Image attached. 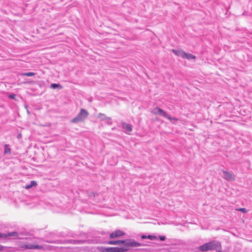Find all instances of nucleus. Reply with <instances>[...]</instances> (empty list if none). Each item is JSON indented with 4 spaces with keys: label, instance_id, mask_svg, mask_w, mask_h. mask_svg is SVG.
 Returning a JSON list of instances; mask_svg holds the SVG:
<instances>
[{
    "label": "nucleus",
    "instance_id": "nucleus-1",
    "mask_svg": "<svg viewBox=\"0 0 252 252\" xmlns=\"http://www.w3.org/2000/svg\"><path fill=\"white\" fill-rule=\"evenodd\" d=\"M107 244L109 245H119L123 244L122 247H126V248H133L143 246L144 245L142 243H138L133 239H125L123 240H111L106 242Z\"/></svg>",
    "mask_w": 252,
    "mask_h": 252
},
{
    "label": "nucleus",
    "instance_id": "nucleus-2",
    "mask_svg": "<svg viewBox=\"0 0 252 252\" xmlns=\"http://www.w3.org/2000/svg\"><path fill=\"white\" fill-rule=\"evenodd\" d=\"M220 247L221 245L219 242L216 241H212L200 246L199 249L202 252L214 250L220 251Z\"/></svg>",
    "mask_w": 252,
    "mask_h": 252
},
{
    "label": "nucleus",
    "instance_id": "nucleus-3",
    "mask_svg": "<svg viewBox=\"0 0 252 252\" xmlns=\"http://www.w3.org/2000/svg\"><path fill=\"white\" fill-rule=\"evenodd\" d=\"M89 113L85 109L82 108L78 115L71 120V122L77 124L83 122L88 116Z\"/></svg>",
    "mask_w": 252,
    "mask_h": 252
},
{
    "label": "nucleus",
    "instance_id": "nucleus-4",
    "mask_svg": "<svg viewBox=\"0 0 252 252\" xmlns=\"http://www.w3.org/2000/svg\"><path fill=\"white\" fill-rule=\"evenodd\" d=\"M151 112L155 115H158L162 116L167 119L169 120L171 122L173 121H177L178 119L175 117H171L169 115H168L164 111H163L162 109L157 107L155 108Z\"/></svg>",
    "mask_w": 252,
    "mask_h": 252
},
{
    "label": "nucleus",
    "instance_id": "nucleus-5",
    "mask_svg": "<svg viewBox=\"0 0 252 252\" xmlns=\"http://www.w3.org/2000/svg\"><path fill=\"white\" fill-rule=\"evenodd\" d=\"M222 172L223 174V178L227 181H234L235 179V177L232 173L222 170Z\"/></svg>",
    "mask_w": 252,
    "mask_h": 252
},
{
    "label": "nucleus",
    "instance_id": "nucleus-6",
    "mask_svg": "<svg viewBox=\"0 0 252 252\" xmlns=\"http://www.w3.org/2000/svg\"><path fill=\"white\" fill-rule=\"evenodd\" d=\"M125 234V233L120 230H116V231L110 234L109 236L111 239L119 238Z\"/></svg>",
    "mask_w": 252,
    "mask_h": 252
},
{
    "label": "nucleus",
    "instance_id": "nucleus-7",
    "mask_svg": "<svg viewBox=\"0 0 252 252\" xmlns=\"http://www.w3.org/2000/svg\"><path fill=\"white\" fill-rule=\"evenodd\" d=\"M108 252H126L129 250L126 247H109Z\"/></svg>",
    "mask_w": 252,
    "mask_h": 252
},
{
    "label": "nucleus",
    "instance_id": "nucleus-8",
    "mask_svg": "<svg viewBox=\"0 0 252 252\" xmlns=\"http://www.w3.org/2000/svg\"><path fill=\"white\" fill-rule=\"evenodd\" d=\"M26 249H37L40 250L43 249V246L41 245H33V244H25L23 247Z\"/></svg>",
    "mask_w": 252,
    "mask_h": 252
},
{
    "label": "nucleus",
    "instance_id": "nucleus-9",
    "mask_svg": "<svg viewBox=\"0 0 252 252\" xmlns=\"http://www.w3.org/2000/svg\"><path fill=\"white\" fill-rule=\"evenodd\" d=\"M0 234L2 236H0V238H7L9 237H17L18 236V233L15 231L9 232L6 234L0 233Z\"/></svg>",
    "mask_w": 252,
    "mask_h": 252
},
{
    "label": "nucleus",
    "instance_id": "nucleus-10",
    "mask_svg": "<svg viewBox=\"0 0 252 252\" xmlns=\"http://www.w3.org/2000/svg\"><path fill=\"white\" fill-rule=\"evenodd\" d=\"M122 128L125 130V132H131L132 130V126L130 124H127L125 122L122 123Z\"/></svg>",
    "mask_w": 252,
    "mask_h": 252
},
{
    "label": "nucleus",
    "instance_id": "nucleus-11",
    "mask_svg": "<svg viewBox=\"0 0 252 252\" xmlns=\"http://www.w3.org/2000/svg\"><path fill=\"white\" fill-rule=\"evenodd\" d=\"M172 52L175 54L176 55L179 56V57H181L182 58H183V56H184V51H182V50H175V49H173L172 50Z\"/></svg>",
    "mask_w": 252,
    "mask_h": 252
},
{
    "label": "nucleus",
    "instance_id": "nucleus-12",
    "mask_svg": "<svg viewBox=\"0 0 252 252\" xmlns=\"http://www.w3.org/2000/svg\"><path fill=\"white\" fill-rule=\"evenodd\" d=\"M183 58H186L188 60H191V59H195L196 57L191 54L187 53L185 52Z\"/></svg>",
    "mask_w": 252,
    "mask_h": 252
},
{
    "label": "nucleus",
    "instance_id": "nucleus-13",
    "mask_svg": "<svg viewBox=\"0 0 252 252\" xmlns=\"http://www.w3.org/2000/svg\"><path fill=\"white\" fill-rule=\"evenodd\" d=\"M37 185V183L35 181H32L30 184L27 185L25 186V189H29L31 188L32 187L36 186Z\"/></svg>",
    "mask_w": 252,
    "mask_h": 252
},
{
    "label": "nucleus",
    "instance_id": "nucleus-14",
    "mask_svg": "<svg viewBox=\"0 0 252 252\" xmlns=\"http://www.w3.org/2000/svg\"><path fill=\"white\" fill-rule=\"evenodd\" d=\"M50 88L53 89H55L56 88L62 89L63 87L59 84L53 83L51 84Z\"/></svg>",
    "mask_w": 252,
    "mask_h": 252
},
{
    "label": "nucleus",
    "instance_id": "nucleus-15",
    "mask_svg": "<svg viewBox=\"0 0 252 252\" xmlns=\"http://www.w3.org/2000/svg\"><path fill=\"white\" fill-rule=\"evenodd\" d=\"M11 152V149L8 147V145H4V154H9Z\"/></svg>",
    "mask_w": 252,
    "mask_h": 252
},
{
    "label": "nucleus",
    "instance_id": "nucleus-16",
    "mask_svg": "<svg viewBox=\"0 0 252 252\" xmlns=\"http://www.w3.org/2000/svg\"><path fill=\"white\" fill-rule=\"evenodd\" d=\"M35 75L34 72H26L22 74V75L26 76H32Z\"/></svg>",
    "mask_w": 252,
    "mask_h": 252
},
{
    "label": "nucleus",
    "instance_id": "nucleus-17",
    "mask_svg": "<svg viewBox=\"0 0 252 252\" xmlns=\"http://www.w3.org/2000/svg\"><path fill=\"white\" fill-rule=\"evenodd\" d=\"M106 120H105L106 123L109 125H112V122L111 118L110 117H106Z\"/></svg>",
    "mask_w": 252,
    "mask_h": 252
},
{
    "label": "nucleus",
    "instance_id": "nucleus-18",
    "mask_svg": "<svg viewBox=\"0 0 252 252\" xmlns=\"http://www.w3.org/2000/svg\"><path fill=\"white\" fill-rule=\"evenodd\" d=\"M100 250L102 252H108L109 247L107 248V247H102L100 248Z\"/></svg>",
    "mask_w": 252,
    "mask_h": 252
},
{
    "label": "nucleus",
    "instance_id": "nucleus-19",
    "mask_svg": "<svg viewBox=\"0 0 252 252\" xmlns=\"http://www.w3.org/2000/svg\"><path fill=\"white\" fill-rule=\"evenodd\" d=\"M147 238L150 240H155L157 239V237L154 235H149L147 236Z\"/></svg>",
    "mask_w": 252,
    "mask_h": 252
},
{
    "label": "nucleus",
    "instance_id": "nucleus-20",
    "mask_svg": "<svg viewBox=\"0 0 252 252\" xmlns=\"http://www.w3.org/2000/svg\"><path fill=\"white\" fill-rule=\"evenodd\" d=\"M102 116V117L101 118V120H103V121H105L106 120V117H107V116H106L104 114H102V113H99V116Z\"/></svg>",
    "mask_w": 252,
    "mask_h": 252
},
{
    "label": "nucleus",
    "instance_id": "nucleus-21",
    "mask_svg": "<svg viewBox=\"0 0 252 252\" xmlns=\"http://www.w3.org/2000/svg\"><path fill=\"white\" fill-rule=\"evenodd\" d=\"M239 210L243 213H246L247 212V210L246 208H242L239 209Z\"/></svg>",
    "mask_w": 252,
    "mask_h": 252
},
{
    "label": "nucleus",
    "instance_id": "nucleus-22",
    "mask_svg": "<svg viewBox=\"0 0 252 252\" xmlns=\"http://www.w3.org/2000/svg\"><path fill=\"white\" fill-rule=\"evenodd\" d=\"M159 239L160 241H163L165 240L166 238L164 236H159Z\"/></svg>",
    "mask_w": 252,
    "mask_h": 252
},
{
    "label": "nucleus",
    "instance_id": "nucleus-23",
    "mask_svg": "<svg viewBox=\"0 0 252 252\" xmlns=\"http://www.w3.org/2000/svg\"><path fill=\"white\" fill-rule=\"evenodd\" d=\"M9 97L11 98V99H15V94H10V95H9Z\"/></svg>",
    "mask_w": 252,
    "mask_h": 252
},
{
    "label": "nucleus",
    "instance_id": "nucleus-24",
    "mask_svg": "<svg viewBox=\"0 0 252 252\" xmlns=\"http://www.w3.org/2000/svg\"><path fill=\"white\" fill-rule=\"evenodd\" d=\"M141 239H145L147 238V236H146V235H142L141 236Z\"/></svg>",
    "mask_w": 252,
    "mask_h": 252
},
{
    "label": "nucleus",
    "instance_id": "nucleus-25",
    "mask_svg": "<svg viewBox=\"0 0 252 252\" xmlns=\"http://www.w3.org/2000/svg\"><path fill=\"white\" fill-rule=\"evenodd\" d=\"M21 137H22V135H21V134H20H20H18V135L17 136V138H18V139L21 138Z\"/></svg>",
    "mask_w": 252,
    "mask_h": 252
},
{
    "label": "nucleus",
    "instance_id": "nucleus-26",
    "mask_svg": "<svg viewBox=\"0 0 252 252\" xmlns=\"http://www.w3.org/2000/svg\"><path fill=\"white\" fill-rule=\"evenodd\" d=\"M94 196V197L95 196V193L94 192H92L90 195V196Z\"/></svg>",
    "mask_w": 252,
    "mask_h": 252
}]
</instances>
